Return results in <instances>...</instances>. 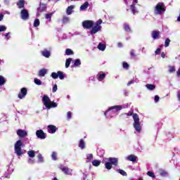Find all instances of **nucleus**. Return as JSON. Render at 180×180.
I'll return each mask as SVG.
<instances>
[{"label":"nucleus","mask_w":180,"mask_h":180,"mask_svg":"<svg viewBox=\"0 0 180 180\" xmlns=\"http://www.w3.org/2000/svg\"><path fill=\"white\" fill-rule=\"evenodd\" d=\"M123 116H132L134 120V127L136 131L140 133L141 131V124L140 123V117L137 113H134L133 110L129 111L127 113L122 114L120 117L123 118Z\"/></svg>","instance_id":"1"},{"label":"nucleus","mask_w":180,"mask_h":180,"mask_svg":"<svg viewBox=\"0 0 180 180\" xmlns=\"http://www.w3.org/2000/svg\"><path fill=\"white\" fill-rule=\"evenodd\" d=\"M22 147H25V145L21 140L17 141L14 144V151L18 157L23 155V150H22Z\"/></svg>","instance_id":"2"},{"label":"nucleus","mask_w":180,"mask_h":180,"mask_svg":"<svg viewBox=\"0 0 180 180\" xmlns=\"http://www.w3.org/2000/svg\"><path fill=\"white\" fill-rule=\"evenodd\" d=\"M42 102L47 109H51V108H57V103L51 102V100H50V98L47 95H44Z\"/></svg>","instance_id":"3"},{"label":"nucleus","mask_w":180,"mask_h":180,"mask_svg":"<svg viewBox=\"0 0 180 180\" xmlns=\"http://www.w3.org/2000/svg\"><path fill=\"white\" fill-rule=\"evenodd\" d=\"M119 164V160L116 158H109L108 162L105 163V167L106 169H112V165L117 167Z\"/></svg>","instance_id":"4"},{"label":"nucleus","mask_w":180,"mask_h":180,"mask_svg":"<svg viewBox=\"0 0 180 180\" xmlns=\"http://www.w3.org/2000/svg\"><path fill=\"white\" fill-rule=\"evenodd\" d=\"M165 12V5L162 2H159L156 4L154 8L155 15H162Z\"/></svg>","instance_id":"5"},{"label":"nucleus","mask_w":180,"mask_h":180,"mask_svg":"<svg viewBox=\"0 0 180 180\" xmlns=\"http://www.w3.org/2000/svg\"><path fill=\"white\" fill-rule=\"evenodd\" d=\"M102 20L99 19L98 20L96 21L95 23L94 27H92L90 30V34H96L98 32H101L102 30Z\"/></svg>","instance_id":"6"},{"label":"nucleus","mask_w":180,"mask_h":180,"mask_svg":"<svg viewBox=\"0 0 180 180\" xmlns=\"http://www.w3.org/2000/svg\"><path fill=\"white\" fill-rule=\"evenodd\" d=\"M82 26L84 29H92L95 26V22L92 20H86L82 22Z\"/></svg>","instance_id":"7"},{"label":"nucleus","mask_w":180,"mask_h":180,"mask_svg":"<svg viewBox=\"0 0 180 180\" xmlns=\"http://www.w3.org/2000/svg\"><path fill=\"white\" fill-rule=\"evenodd\" d=\"M36 136L38 139H40L41 140H44L46 137V133L43 131L42 129H39L36 131Z\"/></svg>","instance_id":"8"},{"label":"nucleus","mask_w":180,"mask_h":180,"mask_svg":"<svg viewBox=\"0 0 180 180\" xmlns=\"http://www.w3.org/2000/svg\"><path fill=\"white\" fill-rule=\"evenodd\" d=\"M21 19L27 20L29 19V11L27 9H22L20 12Z\"/></svg>","instance_id":"9"},{"label":"nucleus","mask_w":180,"mask_h":180,"mask_svg":"<svg viewBox=\"0 0 180 180\" xmlns=\"http://www.w3.org/2000/svg\"><path fill=\"white\" fill-rule=\"evenodd\" d=\"M27 95V89L26 87L22 88L20 92L18 94L19 99H23Z\"/></svg>","instance_id":"10"},{"label":"nucleus","mask_w":180,"mask_h":180,"mask_svg":"<svg viewBox=\"0 0 180 180\" xmlns=\"http://www.w3.org/2000/svg\"><path fill=\"white\" fill-rule=\"evenodd\" d=\"M17 134L19 137H21V139H23V137L27 136V131L23 129H18Z\"/></svg>","instance_id":"11"},{"label":"nucleus","mask_w":180,"mask_h":180,"mask_svg":"<svg viewBox=\"0 0 180 180\" xmlns=\"http://www.w3.org/2000/svg\"><path fill=\"white\" fill-rule=\"evenodd\" d=\"M47 129L48 132L51 133V134H54V133L57 131V127H56L55 125H48Z\"/></svg>","instance_id":"12"},{"label":"nucleus","mask_w":180,"mask_h":180,"mask_svg":"<svg viewBox=\"0 0 180 180\" xmlns=\"http://www.w3.org/2000/svg\"><path fill=\"white\" fill-rule=\"evenodd\" d=\"M59 169L60 171L64 172L65 175H70L71 173L70 172V169L67 167L63 166V165H60L59 167Z\"/></svg>","instance_id":"13"},{"label":"nucleus","mask_w":180,"mask_h":180,"mask_svg":"<svg viewBox=\"0 0 180 180\" xmlns=\"http://www.w3.org/2000/svg\"><path fill=\"white\" fill-rule=\"evenodd\" d=\"M113 109H115L116 112H119V110H122V109H123V107L122 105H115L110 107L108 110H113Z\"/></svg>","instance_id":"14"},{"label":"nucleus","mask_w":180,"mask_h":180,"mask_svg":"<svg viewBox=\"0 0 180 180\" xmlns=\"http://www.w3.org/2000/svg\"><path fill=\"white\" fill-rule=\"evenodd\" d=\"M128 161H131L132 162H136L137 161V156L134 155H129L127 157Z\"/></svg>","instance_id":"15"},{"label":"nucleus","mask_w":180,"mask_h":180,"mask_svg":"<svg viewBox=\"0 0 180 180\" xmlns=\"http://www.w3.org/2000/svg\"><path fill=\"white\" fill-rule=\"evenodd\" d=\"M160 37V31L154 30L152 32V37L154 40L158 39Z\"/></svg>","instance_id":"16"},{"label":"nucleus","mask_w":180,"mask_h":180,"mask_svg":"<svg viewBox=\"0 0 180 180\" xmlns=\"http://www.w3.org/2000/svg\"><path fill=\"white\" fill-rule=\"evenodd\" d=\"M17 6L19 8V9L25 8V0H19L17 3Z\"/></svg>","instance_id":"17"},{"label":"nucleus","mask_w":180,"mask_h":180,"mask_svg":"<svg viewBox=\"0 0 180 180\" xmlns=\"http://www.w3.org/2000/svg\"><path fill=\"white\" fill-rule=\"evenodd\" d=\"M46 74H47V70L45 68L41 69L38 72L39 77H44Z\"/></svg>","instance_id":"18"},{"label":"nucleus","mask_w":180,"mask_h":180,"mask_svg":"<svg viewBox=\"0 0 180 180\" xmlns=\"http://www.w3.org/2000/svg\"><path fill=\"white\" fill-rule=\"evenodd\" d=\"M41 54L44 57H46V58H49L50 57V51H49L47 49H44L41 51Z\"/></svg>","instance_id":"19"},{"label":"nucleus","mask_w":180,"mask_h":180,"mask_svg":"<svg viewBox=\"0 0 180 180\" xmlns=\"http://www.w3.org/2000/svg\"><path fill=\"white\" fill-rule=\"evenodd\" d=\"M130 9L133 15H136V13H139V11L136 9V4H131L130 6Z\"/></svg>","instance_id":"20"},{"label":"nucleus","mask_w":180,"mask_h":180,"mask_svg":"<svg viewBox=\"0 0 180 180\" xmlns=\"http://www.w3.org/2000/svg\"><path fill=\"white\" fill-rule=\"evenodd\" d=\"M89 6V3L88 1L84 2L81 6H80V11H85L88 7Z\"/></svg>","instance_id":"21"},{"label":"nucleus","mask_w":180,"mask_h":180,"mask_svg":"<svg viewBox=\"0 0 180 180\" xmlns=\"http://www.w3.org/2000/svg\"><path fill=\"white\" fill-rule=\"evenodd\" d=\"M105 77H106V74L105 73L98 74L97 75V79H98V81H103L104 78Z\"/></svg>","instance_id":"22"},{"label":"nucleus","mask_w":180,"mask_h":180,"mask_svg":"<svg viewBox=\"0 0 180 180\" xmlns=\"http://www.w3.org/2000/svg\"><path fill=\"white\" fill-rule=\"evenodd\" d=\"M98 50H101V51H105V50L106 49V45H105L102 43H99L98 45Z\"/></svg>","instance_id":"23"},{"label":"nucleus","mask_w":180,"mask_h":180,"mask_svg":"<svg viewBox=\"0 0 180 180\" xmlns=\"http://www.w3.org/2000/svg\"><path fill=\"white\" fill-rule=\"evenodd\" d=\"M75 6H70L67 8L66 9V13L67 15H71L72 13V9H74Z\"/></svg>","instance_id":"24"},{"label":"nucleus","mask_w":180,"mask_h":180,"mask_svg":"<svg viewBox=\"0 0 180 180\" xmlns=\"http://www.w3.org/2000/svg\"><path fill=\"white\" fill-rule=\"evenodd\" d=\"M92 160H94V155L92 153L86 155V162H91Z\"/></svg>","instance_id":"25"},{"label":"nucleus","mask_w":180,"mask_h":180,"mask_svg":"<svg viewBox=\"0 0 180 180\" xmlns=\"http://www.w3.org/2000/svg\"><path fill=\"white\" fill-rule=\"evenodd\" d=\"M79 147L82 148V150H84V148H85V141H84V139H80L79 143Z\"/></svg>","instance_id":"26"},{"label":"nucleus","mask_w":180,"mask_h":180,"mask_svg":"<svg viewBox=\"0 0 180 180\" xmlns=\"http://www.w3.org/2000/svg\"><path fill=\"white\" fill-rule=\"evenodd\" d=\"M92 165H94V167H99L101 165V160H93Z\"/></svg>","instance_id":"27"},{"label":"nucleus","mask_w":180,"mask_h":180,"mask_svg":"<svg viewBox=\"0 0 180 180\" xmlns=\"http://www.w3.org/2000/svg\"><path fill=\"white\" fill-rule=\"evenodd\" d=\"M146 88L149 89V91H154V89H155V85L148 84H146Z\"/></svg>","instance_id":"28"},{"label":"nucleus","mask_w":180,"mask_h":180,"mask_svg":"<svg viewBox=\"0 0 180 180\" xmlns=\"http://www.w3.org/2000/svg\"><path fill=\"white\" fill-rule=\"evenodd\" d=\"M124 30H125V32H131V29H130V25H129V24L127 23L124 24Z\"/></svg>","instance_id":"29"},{"label":"nucleus","mask_w":180,"mask_h":180,"mask_svg":"<svg viewBox=\"0 0 180 180\" xmlns=\"http://www.w3.org/2000/svg\"><path fill=\"white\" fill-rule=\"evenodd\" d=\"M74 54V51L70 49H67L65 50V55L66 56H72Z\"/></svg>","instance_id":"30"},{"label":"nucleus","mask_w":180,"mask_h":180,"mask_svg":"<svg viewBox=\"0 0 180 180\" xmlns=\"http://www.w3.org/2000/svg\"><path fill=\"white\" fill-rule=\"evenodd\" d=\"M71 61H72V58H71L66 59L65 68H68L70 67V64H71Z\"/></svg>","instance_id":"31"},{"label":"nucleus","mask_w":180,"mask_h":180,"mask_svg":"<svg viewBox=\"0 0 180 180\" xmlns=\"http://www.w3.org/2000/svg\"><path fill=\"white\" fill-rule=\"evenodd\" d=\"M38 26H40V20L36 18L34 21V27H38Z\"/></svg>","instance_id":"32"},{"label":"nucleus","mask_w":180,"mask_h":180,"mask_svg":"<svg viewBox=\"0 0 180 180\" xmlns=\"http://www.w3.org/2000/svg\"><path fill=\"white\" fill-rule=\"evenodd\" d=\"M130 56L131 58H136L137 55L136 54V51L134 49L130 51Z\"/></svg>","instance_id":"33"},{"label":"nucleus","mask_w":180,"mask_h":180,"mask_svg":"<svg viewBox=\"0 0 180 180\" xmlns=\"http://www.w3.org/2000/svg\"><path fill=\"white\" fill-rule=\"evenodd\" d=\"M6 82V80H5V77L0 75V86H2V85H4Z\"/></svg>","instance_id":"34"},{"label":"nucleus","mask_w":180,"mask_h":180,"mask_svg":"<svg viewBox=\"0 0 180 180\" xmlns=\"http://www.w3.org/2000/svg\"><path fill=\"white\" fill-rule=\"evenodd\" d=\"M58 77H59L60 79H64L65 76L62 71H58Z\"/></svg>","instance_id":"35"},{"label":"nucleus","mask_w":180,"mask_h":180,"mask_svg":"<svg viewBox=\"0 0 180 180\" xmlns=\"http://www.w3.org/2000/svg\"><path fill=\"white\" fill-rule=\"evenodd\" d=\"M122 67L124 70H129L130 65H129V63H127V62H123Z\"/></svg>","instance_id":"36"},{"label":"nucleus","mask_w":180,"mask_h":180,"mask_svg":"<svg viewBox=\"0 0 180 180\" xmlns=\"http://www.w3.org/2000/svg\"><path fill=\"white\" fill-rule=\"evenodd\" d=\"M29 157H31V158H34V157H35L36 153H34V150H30L27 153Z\"/></svg>","instance_id":"37"},{"label":"nucleus","mask_w":180,"mask_h":180,"mask_svg":"<svg viewBox=\"0 0 180 180\" xmlns=\"http://www.w3.org/2000/svg\"><path fill=\"white\" fill-rule=\"evenodd\" d=\"M147 175L150 176V178H153V179H155V174H154V172L149 171L147 172Z\"/></svg>","instance_id":"38"},{"label":"nucleus","mask_w":180,"mask_h":180,"mask_svg":"<svg viewBox=\"0 0 180 180\" xmlns=\"http://www.w3.org/2000/svg\"><path fill=\"white\" fill-rule=\"evenodd\" d=\"M168 71L170 74H172V72H175V66L169 65V70Z\"/></svg>","instance_id":"39"},{"label":"nucleus","mask_w":180,"mask_h":180,"mask_svg":"<svg viewBox=\"0 0 180 180\" xmlns=\"http://www.w3.org/2000/svg\"><path fill=\"white\" fill-rule=\"evenodd\" d=\"M79 65H81V60H79V59H76V60H75L74 66H75V67H78V66H79Z\"/></svg>","instance_id":"40"},{"label":"nucleus","mask_w":180,"mask_h":180,"mask_svg":"<svg viewBox=\"0 0 180 180\" xmlns=\"http://www.w3.org/2000/svg\"><path fill=\"white\" fill-rule=\"evenodd\" d=\"M160 174L161 175V176H167L168 172H167L165 170H160Z\"/></svg>","instance_id":"41"},{"label":"nucleus","mask_w":180,"mask_h":180,"mask_svg":"<svg viewBox=\"0 0 180 180\" xmlns=\"http://www.w3.org/2000/svg\"><path fill=\"white\" fill-rule=\"evenodd\" d=\"M118 172L122 175L123 176H127V173L126 172H124V170L123 169H118Z\"/></svg>","instance_id":"42"},{"label":"nucleus","mask_w":180,"mask_h":180,"mask_svg":"<svg viewBox=\"0 0 180 180\" xmlns=\"http://www.w3.org/2000/svg\"><path fill=\"white\" fill-rule=\"evenodd\" d=\"M51 158L53 160V161H57V153L53 152L51 155Z\"/></svg>","instance_id":"43"},{"label":"nucleus","mask_w":180,"mask_h":180,"mask_svg":"<svg viewBox=\"0 0 180 180\" xmlns=\"http://www.w3.org/2000/svg\"><path fill=\"white\" fill-rule=\"evenodd\" d=\"M51 77H52L53 79H57V78H58V72L57 73L52 72Z\"/></svg>","instance_id":"44"},{"label":"nucleus","mask_w":180,"mask_h":180,"mask_svg":"<svg viewBox=\"0 0 180 180\" xmlns=\"http://www.w3.org/2000/svg\"><path fill=\"white\" fill-rule=\"evenodd\" d=\"M169 43H171V39L167 38L165 41V47H168L169 46Z\"/></svg>","instance_id":"45"},{"label":"nucleus","mask_w":180,"mask_h":180,"mask_svg":"<svg viewBox=\"0 0 180 180\" xmlns=\"http://www.w3.org/2000/svg\"><path fill=\"white\" fill-rule=\"evenodd\" d=\"M53 16V13H46L45 15L46 19H49V20H51V17Z\"/></svg>","instance_id":"46"},{"label":"nucleus","mask_w":180,"mask_h":180,"mask_svg":"<svg viewBox=\"0 0 180 180\" xmlns=\"http://www.w3.org/2000/svg\"><path fill=\"white\" fill-rule=\"evenodd\" d=\"M34 84H36V85H41V80L35 78L34 80Z\"/></svg>","instance_id":"47"},{"label":"nucleus","mask_w":180,"mask_h":180,"mask_svg":"<svg viewBox=\"0 0 180 180\" xmlns=\"http://www.w3.org/2000/svg\"><path fill=\"white\" fill-rule=\"evenodd\" d=\"M38 162H43V155L41 153L38 154Z\"/></svg>","instance_id":"48"},{"label":"nucleus","mask_w":180,"mask_h":180,"mask_svg":"<svg viewBox=\"0 0 180 180\" xmlns=\"http://www.w3.org/2000/svg\"><path fill=\"white\" fill-rule=\"evenodd\" d=\"M6 27L5 25H0V32H6Z\"/></svg>","instance_id":"49"},{"label":"nucleus","mask_w":180,"mask_h":180,"mask_svg":"<svg viewBox=\"0 0 180 180\" xmlns=\"http://www.w3.org/2000/svg\"><path fill=\"white\" fill-rule=\"evenodd\" d=\"M70 20V18L67 16H64L63 18V23H67Z\"/></svg>","instance_id":"50"},{"label":"nucleus","mask_w":180,"mask_h":180,"mask_svg":"<svg viewBox=\"0 0 180 180\" xmlns=\"http://www.w3.org/2000/svg\"><path fill=\"white\" fill-rule=\"evenodd\" d=\"M155 56H158V55L161 54V49L158 48L156 49V51H155Z\"/></svg>","instance_id":"51"},{"label":"nucleus","mask_w":180,"mask_h":180,"mask_svg":"<svg viewBox=\"0 0 180 180\" xmlns=\"http://www.w3.org/2000/svg\"><path fill=\"white\" fill-rule=\"evenodd\" d=\"M57 84H54L52 89V92L54 94L55 92H57Z\"/></svg>","instance_id":"52"},{"label":"nucleus","mask_w":180,"mask_h":180,"mask_svg":"<svg viewBox=\"0 0 180 180\" xmlns=\"http://www.w3.org/2000/svg\"><path fill=\"white\" fill-rule=\"evenodd\" d=\"M72 116V113L71 112V111L68 112V114H67L68 119H71Z\"/></svg>","instance_id":"53"},{"label":"nucleus","mask_w":180,"mask_h":180,"mask_svg":"<svg viewBox=\"0 0 180 180\" xmlns=\"http://www.w3.org/2000/svg\"><path fill=\"white\" fill-rule=\"evenodd\" d=\"M160 101V96H155V102H158Z\"/></svg>","instance_id":"54"},{"label":"nucleus","mask_w":180,"mask_h":180,"mask_svg":"<svg viewBox=\"0 0 180 180\" xmlns=\"http://www.w3.org/2000/svg\"><path fill=\"white\" fill-rule=\"evenodd\" d=\"M11 34V32H8L5 34V37H7V40H9V35Z\"/></svg>","instance_id":"55"},{"label":"nucleus","mask_w":180,"mask_h":180,"mask_svg":"<svg viewBox=\"0 0 180 180\" xmlns=\"http://www.w3.org/2000/svg\"><path fill=\"white\" fill-rule=\"evenodd\" d=\"M117 46L120 48H122L123 46V44H122V42H118L117 43Z\"/></svg>","instance_id":"56"},{"label":"nucleus","mask_w":180,"mask_h":180,"mask_svg":"<svg viewBox=\"0 0 180 180\" xmlns=\"http://www.w3.org/2000/svg\"><path fill=\"white\" fill-rule=\"evenodd\" d=\"M131 84H134V82L133 80L129 81V82L127 83V86H129L131 85Z\"/></svg>","instance_id":"57"},{"label":"nucleus","mask_w":180,"mask_h":180,"mask_svg":"<svg viewBox=\"0 0 180 180\" xmlns=\"http://www.w3.org/2000/svg\"><path fill=\"white\" fill-rule=\"evenodd\" d=\"M161 58H165V53H164V52L161 53Z\"/></svg>","instance_id":"58"},{"label":"nucleus","mask_w":180,"mask_h":180,"mask_svg":"<svg viewBox=\"0 0 180 180\" xmlns=\"http://www.w3.org/2000/svg\"><path fill=\"white\" fill-rule=\"evenodd\" d=\"M176 74H177V77H180V68L178 69Z\"/></svg>","instance_id":"59"},{"label":"nucleus","mask_w":180,"mask_h":180,"mask_svg":"<svg viewBox=\"0 0 180 180\" xmlns=\"http://www.w3.org/2000/svg\"><path fill=\"white\" fill-rule=\"evenodd\" d=\"M4 19V14L0 13V22Z\"/></svg>","instance_id":"60"},{"label":"nucleus","mask_w":180,"mask_h":180,"mask_svg":"<svg viewBox=\"0 0 180 180\" xmlns=\"http://www.w3.org/2000/svg\"><path fill=\"white\" fill-rule=\"evenodd\" d=\"M177 98H178L179 101H180V93H178Z\"/></svg>","instance_id":"61"},{"label":"nucleus","mask_w":180,"mask_h":180,"mask_svg":"<svg viewBox=\"0 0 180 180\" xmlns=\"http://www.w3.org/2000/svg\"><path fill=\"white\" fill-rule=\"evenodd\" d=\"M177 21H178V22H180V14H179V16L178 18H177Z\"/></svg>","instance_id":"62"},{"label":"nucleus","mask_w":180,"mask_h":180,"mask_svg":"<svg viewBox=\"0 0 180 180\" xmlns=\"http://www.w3.org/2000/svg\"><path fill=\"white\" fill-rule=\"evenodd\" d=\"M124 4H126V5H127V0H124Z\"/></svg>","instance_id":"63"},{"label":"nucleus","mask_w":180,"mask_h":180,"mask_svg":"<svg viewBox=\"0 0 180 180\" xmlns=\"http://www.w3.org/2000/svg\"><path fill=\"white\" fill-rule=\"evenodd\" d=\"M138 180H143V178H139Z\"/></svg>","instance_id":"64"}]
</instances>
